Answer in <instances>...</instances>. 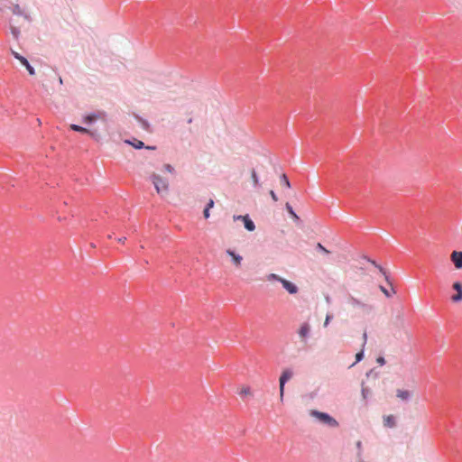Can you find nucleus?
<instances>
[{
    "label": "nucleus",
    "instance_id": "f257e3e1",
    "mask_svg": "<svg viewBox=\"0 0 462 462\" xmlns=\"http://www.w3.org/2000/svg\"><path fill=\"white\" fill-rule=\"evenodd\" d=\"M310 415L316 419V420L320 424L329 428H337L339 425L338 421L328 412L320 411L319 410H310Z\"/></svg>",
    "mask_w": 462,
    "mask_h": 462
},
{
    "label": "nucleus",
    "instance_id": "f03ea898",
    "mask_svg": "<svg viewBox=\"0 0 462 462\" xmlns=\"http://www.w3.org/2000/svg\"><path fill=\"white\" fill-rule=\"evenodd\" d=\"M150 179L157 191V193L162 194L163 192H168L169 190V182L166 179H163L160 175L156 173H152L150 176Z\"/></svg>",
    "mask_w": 462,
    "mask_h": 462
},
{
    "label": "nucleus",
    "instance_id": "7ed1b4c3",
    "mask_svg": "<svg viewBox=\"0 0 462 462\" xmlns=\"http://www.w3.org/2000/svg\"><path fill=\"white\" fill-rule=\"evenodd\" d=\"M293 376V371L291 368H285L282 372L280 378H279V391H280V397L281 400H283L284 396V391H285V385L286 383L291 379Z\"/></svg>",
    "mask_w": 462,
    "mask_h": 462
},
{
    "label": "nucleus",
    "instance_id": "20e7f679",
    "mask_svg": "<svg viewBox=\"0 0 462 462\" xmlns=\"http://www.w3.org/2000/svg\"><path fill=\"white\" fill-rule=\"evenodd\" d=\"M364 259L366 260L368 263H372L375 268L379 270V272L383 275L387 283L391 286L393 293H394L395 291L393 289V285L390 279V274L387 273V271L381 264L377 263L376 261L371 259L370 257L365 255Z\"/></svg>",
    "mask_w": 462,
    "mask_h": 462
},
{
    "label": "nucleus",
    "instance_id": "39448f33",
    "mask_svg": "<svg viewBox=\"0 0 462 462\" xmlns=\"http://www.w3.org/2000/svg\"><path fill=\"white\" fill-rule=\"evenodd\" d=\"M281 284L289 294L294 295L299 291L298 286L289 280L283 279L281 281Z\"/></svg>",
    "mask_w": 462,
    "mask_h": 462
},
{
    "label": "nucleus",
    "instance_id": "423d86ee",
    "mask_svg": "<svg viewBox=\"0 0 462 462\" xmlns=\"http://www.w3.org/2000/svg\"><path fill=\"white\" fill-rule=\"evenodd\" d=\"M101 113L100 112H91L88 114H86L82 117V122L85 125H92L97 122V120L99 118Z\"/></svg>",
    "mask_w": 462,
    "mask_h": 462
},
{
    "label": "nucleus",
    "instance_id": "0eeeda50",
    "mask_svg": "<svg viewBox=\"0 0 462 462\" xmlns=\"http://www.w3.org/2000/svg\"><path fill=\"white\" fill-rule=\"evenodd\" d=\"M453 289L457 291L451 297L453 302H460L462 300V283L458 281L455 282L452 285Z\"/></svg>",
    "mask_w": 462,
    "mask_h": 462
},
{
    "label": "nucleus",
    "instance_id": "6e6552de",
    "mask_svg": "<svg viewBox=\"0 0 462 462\" xmlns=\"http://www.w3.org/2000/svg\"><path fill=\"white\" fill-rule=\"evenodd\" d=\"M310 325L308 322H303L298 330V334L302 339L306 340L310 335Z\"/></svg>",
    "mask_w": 462,
    "mask_h": 462
},
{
    "label": "nucleus",
    "instance_id": "1a4fd4ad",
    "mask_svg": "<svg viewBox=\"0 0 462 462\" xmlns=\"http://www.w3.org/2000/svg\"><path fill=\"white\" fill-rule=\"evenodd\" d=\"M125 143L132 146L135 150H141V149H143L145 147V143L143 141H141L139 139H136L134 137H132V138H129V139H125Z\"/></svg>",
    "mask_w": 462,
    "mask_h": 462
},
{
    "label": "nucleus",
    "instance_id": "9d476101",
    "mask_svg": "<svg viewBox=\"0 0 462 462\" xmlns=\"http://www.w3.org/2000/svg\"><path fill=\"white\" fill-rule=\"evenodd\" d=\"M451 261L457 269H462V251H454L451 254Z\"/></svg>",
    "mask_w": 462,
    "mask_h": 462
},
{
    "label": "nucleus",
    "instance_id": "9b49d317",
    "mask_svg": "<svg viewBox=\"0 0 462 462\" xmlns=\"http://www.w3.org/2000/svg\"><path fill=\"white\" fill-rule=\"evenodd\" d=\"M134 117L140 124L141 127L144 131L149 132V133L152 132L151 124L148 122V120H146L145 118L142 117L138 114H134Z\"/></svg>",
    "mask_w": 462,
    "mask_h": 462
},
{
    "label": "nucleus",
    "instance_id": "f8f14e48",
    "mask_svg": "<svg viewBox=\"0 0 462 462\" xmlns=\"http://www.w3.org/2000/svg\"><path fill=\"white\" fill-rule=\"evenodd\" d=\"M244 219H243V224H244V227L249 231V232H253L255 230V224L254 222L251 219V217H249L248 214L245 215V217H243Z\"/></svg>",
    "mask_w": 462,
    "mask_h": 462
},
{
    "label": "nucleus",
    "instance_id": "ddd939ff",
    "mask_svg": "<svg viewBox=\"0 0 462 462\" xmlns=\"http://www.w3.org/2000/svg\"><path fill=\"white\" fill-rule=\"evenodd\" d=\"M226 253L231 256L232 262L235 265L238 266L241 264L243 257L239 254H236L234 250L231 249H228Z\"/></svg>",
    "mask_w": 462,
    "mask_h": 462
},
{
    "label": "nucleus",
    "instance_id": "4468645a",
    "mask_svg": "<svg viewBox=\"0 0 462 462\" xmlns=\"http://www.w3.org/2000/svg\"><path fill=\"white\" fill-rule=\"evenodd\" d=\"M396 396L402 401L408 402L411 398V392L409 390L397 389Z\"/></svg>",
    "mask_w": 462,
    "mask_h": 462
},
{
    "label": "nucleus",
    "instance_id": "2eb2a0df",
    "mask_svg": "<svg viewBox=\"0 0 462 462\" xmlns=\"http://www.w3.org/2000/svg\"><path fill=\"white\" fill-rule=\"evenodd\" d=\"M21 65L25 67L26 70L28 71L29 75L34 76L35 75V69L32 64L29 62L26 57H23L21 61Z\"/></svg>",
    "mask_w": 462,
    "mask_h": 462
},
{
    "label": "nucleus",
    "instance_id": "dca6fc26",
    "mask_svg": "<svg viewBox=\"0 0 462 462\" xmlns=\"http://www.w3.org/2000/svg\"><path fill=\"white\" fill-rule=\"evenodd\" d=\"M70 129L74 132H78L80 134H88L94 135V134L91 130L88 129L87 127L81 126L79 125L71 124Z\"/></svg>",
    "mask_w": 462,
    "mask_h": 462
},
{
    "label": "nucleus",
    "instance_id": "f3484780",
    "mask_svg": "<svg viewBox=\"0 0 462 462\" xmlns=\"http://www.w3.org/2000/svg\"><path fill=\"white\" fill-rule=\"evenodd\" d=\"M251 179L253 181V187L259 189L262 187V183L260 182L259 176L254 169H252L251 171Z\"/></svg>",
    "mask_w": 462,
    "mask_h": 462
},
{
    "label": "nucleus",
    "instance_id": "a211bd4d",
    "mask_svg": "<svg viewBox=\"0 0 462 462\" xmlns=\"http://www.w3.org/2000/svg\"><path fill=\"white\" fill-rule=\"evenodd\" d=\"M383 425L387 428H393L396 426V418L393 415H387L383 417Z\"/></svg>",
    "mask_w": 462,
    "mask_h": 462
},
{
    "label": "nucleus",
    "instance_id": "6ab92c4d",
    "mask_svg": "<svg viewBox=\"0 0 462 462\" xmlns=\"http://www.w3.org/2000/svg\"><path fill=\"white\" fill-rule=\"evenodd\" d=\"M10 32L13 38L18 42L21 34L20 28L10 23Z\"/></svg>",
    "mask_w": 462,
    "mask_h": 462
},
{
    "label": "nucleus",
    "instance_id": "aec40b11",
    "mask_svg": "<svg viewBox=\"0 0 462 462\" xmlns=\"http://www.w3.org/2000/svg\"><path fill=\"white\" fill-rule=\"evenodd\" d=\"M285 208H286V210L288 211V213L290 214V216L293 219H295V220H299L300 219L299 216L296 214V212L294 211L292 206L289 202L286 203Z\"/></svg>",
    "mask_w": 462,
    "mask_h": 462
},
{
    "label": "nucleus",
    "instance_id": "412c9836",
    "mask_svg": "<svg viewBox=\"0 0 462 462\" xmlns=\"http://www.w3.org/2000/svg\"><path fill=\"white\" fill-rule=\"evenodd\" d=\"M280 181H281V184L288 189H290L291 187V181L288 178V176L285 174V173H282L281 176H280Z\"/></svg>",
    "mask_w": 462,
    "mask_h": 462
},
{
    "label": "nucleus",
    "instance_id": "4be33fe9",
    "mask_svg": "<svg viewBox=\"0 0 462 462\" xmlns=\"http://www.w3.org/2000/svg\"><path fill=\"white\" fill-rule=\"evenodd\" d=\"M356 449H357L356 457H358L359 460H361V459H363L362 458V456H363L362 441L361 440L356 441Z\"/></svg>",
    "mask_w": 462,
    "mask_h": 462
},
{
    "label": "nucleus",
    "instance_id": "5701e85b",
    "mask_svg": "<svg viewBox=\"0 0 462 462\" xmlns=\"http://www.w3.org/2000/svg\"><path fill=\"white\" fill-rule=\"evenodd\" d=\"M11 11L15 15H22L23 14V11L21 9L20 5L18 4L14 5L11 8Z\"/></svg>",
    "mask_w": 462,
    "mask_h": 462
},
{
    "label": "nucleus",
    "instance_id": "b1692460",
    "mask_svg": "<svg viewBox=\"0 0 462 462\" xmlns=\"http://www.w3.org/2000/svg\"><path fill=\"white\" fill-rule=\"evenodd\" d=\"M315 248L317 251H319L326 255H328L330 254V251L328 250L321 243H317Z\"/></svg>",
    "mask_w": 462,
    "mask_h": 462
},
{
    "label": "nucleus",
    "instance_id": "393cba45",
    "mask_svg": "<svg viewBox=\"0 0 462 462\" xmlns=\"http://www.w3.org/2000/svg\"><path fill=\"white\" fill-rule=\"evenodd\" d=\"M284 278L279 276L278 274L276 273H270L268 276H267V280L270 281V282H279L281 283V281H282Z\"/></svg>",
    "mask_w": 462,
    "mask_h": 462
},
{
    "label": "nucleus",
    "instance_id": "a878e982",
    "mask_svg": "<svg viewBox=\"0 0 462 462\" xmlns=\"http://www.w3.org/2000/svg\"><path fill=\"white\" fill-rule=\"evenodd\" d=\"M364 357H365V351H364V349H362L356 354V361L351 366H353L356 363L361 362L364 359Z\"/></svg>",
    "mask_w": 462,
    "mask_h": 462
},
{
    "label": "nucleus",
    "instance_id": "bb28decb",
    "mask_svg": "<svg viewBox=\"0 0 462 462\" xmlns=\"http://www.w3.org/2000/svg\"><path fill=\"white\" fill-rule=\"evenodd\" d=\"M350 303L353 306H356V307H362V308L366 307L365 304L362 303L359 300H357V299H356L354 297H350Z\"/></svg>",
    "mask_w": 462,
    "mask_h": 462
},
{
    "label": "nucleus",
    "instance_id": "cd10ccee",
    "mask_svg": "<svg viewBox=\"0 0 462 462\" xmlns=\"http://www.w3.org/2000/svg\"><path fill=\"white\" fill-rule=\"evenodd\" d=\"M361 393H362L363 399H365V400L367 399V396L370 393V389L368 387H365L364 383H362Z\"/></svg>",
    "mask_w": 462,
    "mask_h": 462
},
{
    "label": "nucleus",
    "instance_id": "c85d7f7f",
    "mask_svg": "<svg viewBox=\"0 0 462 462\" xmlns=\"http://www.w3.org/2000/svg\"><path fill=\"white\" fill-rule=\"evenodd\" d=\"M11 54H12V56H13L15 60H19V61H21V60L24 57V56H23L22 54L18 53L17 51H14V50H12V49H11Z\"/></svg>",
    "mask_w": 462,
    "mask_h": 462
},
{
    "label": "nucleus",
    "instance_id": "c756f323",
    "mask_svg": "<svg viewBox=\"0 0 462 462\" xmlns=\"http://www.w3.org/2000/svg\"><path fill=\"white\" fill-rule=\"evenodd\" d=\"M380 290L382 291V292L387 297V298H390L392 296V292L387 289L385 288L384 286H380Z\"/></svg>",
    "mask_w": 462,
    "mask_h": 462
},
{
    "label": "nucleus",
    "instance_id": "7c9ffc66",
    "mask_svg": "<svg viewBox=\"0 0 462 462\" xmlns=\"http://www.w3.org/2000/svg\"><path fill=\"white\" fill-rule=\"evenodd\" d=\"M164 170L170 173H173L175 171L174 168L172 165L169 164V163H166L164 164Z\"/></svg>",
    "mask_w": 462,
    "mask_h": 462
},
{
    "label": "nucleus",
    "instance_id": "2f4dec72",
    "mask_svg": "<svg viewBox=\"0 0 462 462\" xmlns=\"http://www.w3.org/2000/svg\"><path fill=\"white\" fill-rule=\"evenodd\" d=\"M214 206H215V201H214L212 199H210L207 202V204H206L205 208H208V209H211V208H214Z\"/></svg>",
    "mask_w": 462,
    "mask_h": 462
},
{
    "label": "nucleus",
    "instance_id": "473e14b6",
    "mask_svg": "<svg viewBox=\"0 0 462 462\" xmlns=\"http://www.w3.org/2000/svg\"><path fill=\"white\" fill-rule=\"evenodd\" d=\"M333 319V315L332 314H327L326 316V319H325V322H324V327H328L330 320Z\"/></svg>",
    "mask_w": 462,
    "mask_h": 462
},
{
    "label": "nucleus",
    "instance_id": "72a5a7b5",
    "mask_svg": "<svg viewBox=\"0 0 462 462\" xmlns=\"http://www.w3.org/2000/svg\"><path fill=\"white\" fill-rule=\"evenodd\" d=\"M269 194L274 202L278 201V196L273 189L270 190Z\"/></svg>",
    "mask_w": 462,
    "mask_h": 462
},
{
    "label": "nucleus",
    "instance_id": "f704fd0d",
    "mask_svg": "<svg viewBox=\"0 0 462 462\" xmlns=\"http://www.w3.org/2000/svg\"><path fill=\"white\" fill-rule=\"evenodd\" d=\"M203 217L204 218L208 219L210 217V209L204 208Z\"/></svg>",
    "mask_w": 462,
    "mask_h": 462
},
{
    "label": "nucleus",
    "instance_id": "c9c22d12",
    "mask_svg": "<svg viewBox=\"0 0 462 462\" xmlns=\"http://www.w3.org/2000/svg\"><path fill=\"white\" fill-rule=\"evenodd\" d=\"M376 362L380 365H383L385 364V359L383 356H379L377 358H376Z\"/></svg>",
    "mask_w": 462,
    "mask_h": 462
},
{
    "label": "nucleus",
    "instance_id": "e433bc0d",
    "mask_svg": "<svg viewBox=\"0 0 462 462\" xmlns=\"http://www.w3.org/2000/svg\"><path fill=\"white\" fill-rule=\"evenodd\" d=\"M21 16H23L28 22H32L31 15L29 14L25 13L24 11H23V14H22Z\"/></svg>",
    "mask_w": 462,
    "mask_h": 462
},
{
    "label": "nucleus",
    "instance_id": "4c0bfd02",
    "mask_svg": "<svg viewBox=\"0 0 462 462\" xmlns=\"http://www.w3.org/2000/svg\"><path fill=\"white\" fill-rule=\"evenodd\" d=\"M245 215H235L233 217H234V220H241L243 221Z\"/></svg>",
    "mask_w": 462,
    "mask_h": 462
},
{
    "label": "nucleus",
    "instance_id": "58836bf2",
    "mask_svg": "<svg viewBox=\"0 0 462 462\" xmlns=\"http://www.w3.org/2000/svg\"><path fill=\"white\" fill-rule=\"evenodd\" d=\"M143 149L154 151V150H156V146L145 144V147Z\"/></svg>",
    "mask_w": 462,
    "mask_h": 462
},
{
    "label": "nucleus",
    "instance_id": "ea45409f",
    "mask_svg": "<svg viewBox=\"0 0 462 462\" xmlns=\"http://www.w3.org/2000/svg\"><path fill=\"white\" fill-rule=\"evenodd\" d=\"M248 393H249V388H245V389H243V390L240 392V394H241V395H246Z\"/></svg>",
    "mask_w": 462,
    "mask_h": 462
},
{
    "label": "nucleus",
    "instance_id": "a19ab883",
    "mask_svg": "<svg viewBox=\"0 0 462 462\" xmlns=\"http://www.w3.org/2000/svg\"><path fill=\"white\" fill-rule=\"evenodd\" d=\"M363 338H364V345H365V342H366V339H367V334H366V332H365V333L363 334Z\"/></svg>",
    "mask_w": 462,
    "mask_h": 462
},
{
    "label": "nucleus",
    "instance_id": "79ce46f5",
    "mask_svg": "<svg viewBox=\"0 0 462 462\" xmlns=\"http://www.w3.org/2000/svg\"><path fill=\"white\" fill-rule=\"evenodd\" d=\"M373 372H374V370L371 369L369 372L366 373V376L369 377L370 375H372Z\"/></svg>",
    "mask_w": 462,
    "mask_h": 462
},
{
    "label": "nucleus",
    "instance_id": "37998d69",
    "mask_svg": "<svg viewBox=\"0 0 462 462\" xmlns=\"http://www.w3.org/2000/svg\"><path fill=\"white\" fill-rule=\"evenodd\" d=\"M59 81H60V84H62V79H61V77H59Z\"/></svg>",
    "mask_w": 462,
    "mask_h": 462
}]
</instances>
